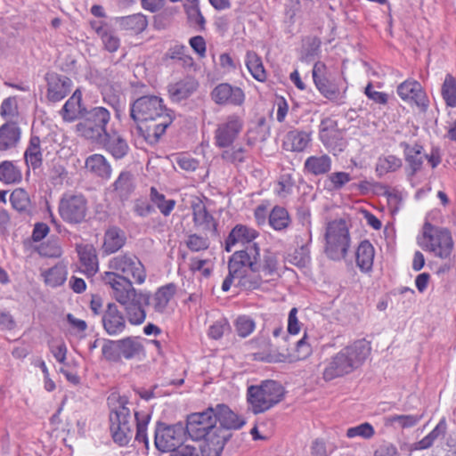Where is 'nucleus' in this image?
Wrapping results in <instances>:
<instances>
[{"label": "nucleus", "mask_w": 456, "mask_h": 456, "mask_svg": "<svg viewBox=\"0 0 456 456\" xmlns=\"http://www.w3.org/2000/svg\"><path fill=\"white\" fill-rule=\"evenodd\" d=\"M130 118L137 123L141 136L150 144L157 143L174 120V112L157 95H143L130 106Z\"/></svg>", "instance_id": "obj_1"}, {"label": "nucleus", "mask_w": 456, "mask_h": 456, "mask_svg": "<svg viewBox=\"0 0 456 456\" xmlns=\"http://www.w3.org/2000/svg\"><path fill=\"white\" fill-rule=\"evenodd\" d=\"M370 351V345L365 339L355 340L343 347L328 360L322 371L323 379L330 381L354 372L364 363Z\"/></svg>", "instance_id": "obj_2"}, {"label": "nucleus", "mask_w": 456, "mask_h": 456, "mask_svg": "<svg viewBox=\"0 0 456 456\" xmlns=\"http://www.w3.org/2000/svg\"><path fill=\"white\" fill-rule=\"evenodd\" d=\"M212 407L201 412L191 413L187 416L184 428L187 436L194 441L204 439L200 448L202 456H221V445L216 438V425Z\"/></svg>", "instance_id": "obj_3"}, {"label": "nucleus", "mask_w": 456, "mask_h": 456, "mask_svg": "<svg viewBox=\"0 0 456 456\" xmlns=\"http://www.w3.org/2000/svg\"><path fill=\"white\" fill-rule=\"evenodd\" d=\"M108 281L113 285V291L110 292V295L125 306L129 322L135 325L142 323L146 318V313L142 305H150L151 294L136 291L133 287V282H128L123 279H120L119 282L116 281L114 277L108 278Z\"/></svg>", "instance_id": "obj_4"}, {"label": "nucleus", "mask_w": 456, "mask_h": 456, "mask_svg": "<svg viewBox=\"0 0 456 456\" xmlns=\"http://www.w3.org/2000/svg\"><path fill=\"white\" fill-rule=\"evenodd\" d=\"M110 272H105L102 275V281L105 285L109 286L113 291V285L109 282L110 279L115 278L116 281H120V279L132 282V279L137 284H142L146 279V271L140 261V259L134 254L126 253L120 254L112 257L109 262Z\"/></svg>", "instance_id": "obj_5"}, {"label": "nucleus", "mask_w": 456, "mask_h": 456, "mask_svg": "<svg viewBox=\"0 0 456 456\" xmlns=\"http://www.w3.org/2000/svg\"><path fill=\"white\" fill-rule=\"evenodd\" d=\"M228 271L222 284L224 292L230 289L234 281H237L236 286L244 290L257 289L263 283L262 272L256 269V264H247L246 260L240 263V257L235 259V252L228 261Z\"/></svg>", "instance_id": "obj_6"}, {"label": "nucleus", "mask_w": 456, "mask_h": 456, "mask_svg": "<svg viewBox=\"0 0 456 456\" xmlns=\"http://www.w3.org/2000/svg\"><path fill=\"white\" fill-rule=\"evenodd\" d=\"M419 244L425 251L441 259L450 258L454 246L448 229L433 225L429 222H425L422 227V238Z\"/></svg>", "instance_id": "obj_7"}, {"label": "nucleus", "mask_w": 456, "mask_h": 456, "mask_svg": "<svg viewBox=\"0 0 456 456\" xmlns=\"http://www.w3.org/2000/svg\"><path fill=\"white\" fill-rule=\"evenodd\" d=\"M110 120V113L104 107L86 108L80 121L76 125V131L82 137L99 142L108 133L107 125Z\"/></svg>", "instance_id": "obj_8"}, {"label": "nucleus", "mask_w": 456, "mask_h": 456, "mask_svg": "<svg viewBox=\"0 0 456 456\" xmlns=\"http://www.w3.org/2000/svg\"><path fill=\"white\" fill-rule=\"evenodd\" d=\"M283 395V387L274 380H265L260 386H250L248 388V402L255 414L269 410L280 403Z\"/></svg>", "instance_id": "obj_9"}, {"label": "nucleus", "mask_w": 456, "mask_h": 456, "mask_svg": "<svg viewBox=\"0 0 456 456\" xmlns=\"http://www.w3.org/2000/svg\"><path fill=\"white\" fill-rule=\"evenodd\" d=\"M128 399L119 396L118 405L110 412V429L113 441L120 446L126 445L132 437L131 412L126 406Z\"/></svg>", "instance_id": "obj_10"}, {"label": "nucleus", "mask_w": 456, "mask_h": 456, "mask_svg": "<svg viewBox=\"0 0 456 456\" xmlns=\"http://www.w3.org/2000/svg\"><path fill=\"white\" fill-rule=\"evenodd\" d=\"M215 425H216V438L221 445V453L226 443L231 439L232 430H239L245 424L246 419L243 416L234 412L228 405L218 403L212 407Z\"/></svg>", "instance_id": "obj_11"}, {"label": "nucleus", "mask_w": 456, "mask_h": 456, "mask_svg": "<svg viewBox=\"0 0 456 456\" xmlns=\"http://www.w3.org/2000/svg\"><path fill=\"white\" fill-rule=\"evenodd\" d=\"M240 257V263L243 260L247 264H256V269L262 272L265 276H273L278 273L279 259L277 252L265 248L261 252L256 243L248 244L243 249L235 251V259Z\"/></svg>", "instance_id": "obj_12"}, {"label": "nucleus", "mask_w": 456, "mask_h": 456, "mask_svg": "<svg viewBox=\"0 0 456 456\" xmlns=\"http://www.w3.org/2000/svg\"><path fill=\"white\" fill-rule=\"evenodd\" d=\"M325 253L332 260H340L346 256L350 246V236L344 220L330 222L325 232Z\"/></svg>", "instance_id": "obj_13"}, {"label": "nucleus", "mask_w": 456, "mask_h": 456, "mask_svg": "<svg viewBox=\"0 0 456 456\" xmlns=\"http://www.w3.org/2000/svg\"><path fill=\"white\" fill-rule=\"evenodd\" d=\"M313 79L320 94L337 105L346 103V89L341 91L332 73L322 61H316L313 68Z\"/></svg>", "instance_id": "obj_14"}, {"label": "nucleus", "mask_w": 456, "mask_h": 456, "mask_svg": "<svg viewBox=\"0 0 456 456\" xmlns=\"http://www.w3.org/2000/svg\"><path fill=\"white\" fill-rule=\"evenodd\" d=\"M187 433L183 422L167 424L159 421L155 428V447L162 452H167L183 446Z\"/></svg>", "instance_id": "obj_15"}, {"label": "nucleus", "mask_w": 456, "mask_h": 456, "mask_svg": "<svg viewBox=\"0 0 456 456\" xmlns=\"http://www.w3.org/2000/svg\"><path fill=\"white\" fill-rule=\"evenodd\" d=\"M88 211L86 198L81 193H64L59 202L58 212L69 224H79L86 220Z\"/></svg>", "instance_id": "obj_16"}, {"label": "nucleus", "mask_w": 456, "mask_h": 456, "mask_svg": "<svg viewBox=\"0 0 456 456\" xmlns=\"http://www.w3.org/2000/svg\"><path fill=\"white\" fill-rule=\"evenodd\" d=\"M105 360L118 362L121 358L133 359L143 353V346L138 338L127 337L119 340H108L102 348Z\"/></svg>", "instance_id": "obj_17"}, {"label": "nucleus", "mask_w": 456, "mask_h": 456, "mask_svg": "<svg viewBox=\"0 0 456 456\" xmlns=\"http://www.w3.org/2000/svg\"><path fill=\"white\" fill-rule=\"evenodd\" d=\"M319 139L334 155L344 151L347 145L343 133L338 127L337 120L331 118L322 119L319 126Z\"/></svg>", "instance_id": "obj_18"}, {"label": "nucleus", "mask_w": 456, "mask_h": 456, "mask_svg": "<svg viewBox=\"0 0 456 456\" xmlns=\"http://www.w3.org/2000/svg\"><path fill=\"white\" fill-rule=\"evenodd\" d=\"M243 128V119L237 114H231L217 125L215 130V144L218 148H229L238 138Z\"/></svg>", "instance_id": "obj_19"}, {"label": "nucleus", "mask_w": 456, "mask_h": 456, "mask_svg": "<svg viewBox=\"0 0 456 456\" xmlns=\"http://www.w3.org/2000/svg\"><path fill=\"white\" fill-rule=\"evenodd\" d=\"M212 101L220 106L240 107L245 102V94L239 86L228 83L217 85L210 94Z\"/></svg>", "instance_id": "obj_20"}, {"label": "nucleus", "mask_w": 456, "mask_h": 456, "mask_svg": "<svg viewBox=\"0 0 456 456\" xmlns=\"http://www.w3.org/2000/svg\"><path fill=\"white\" fill-rule=\"evenodd\" d=\"M46 81V98L51 102H58L63 100L71 91L72 80L55 72H48L45 74Z\"/></svg>", "instance_id": "obj_21"}, {"label": "nucleus", "mask_w": 456, "mask_h": 456, "mask_svg": "<svg viewBox=\"0 0 456 456\" xmlns=\"http://www.w3.org/2000/svg\"><path fill=\"white\" fill-rule=\"evenodd\" d=\"M397 94L403 101L414 102L422 110L428 106V97L421 86L416 80H406L397 87Z\"/></svg>", "instance_id": "obj_22"}, {"label": "nucleus", "mask_w": 456, "mask_h": 456, "mask_svg": "<svg viewBox=\"0 0 456 456\" xmlns=\"http://www.w3.org/2000/svg\"><path fill=\"white\" fill-rule=\"evenodd\" d=\"M98 143H102L115 159H124L130 150L126 140L116 131L106 133Z\"/></svg>", "instance_id": "obj_23"}, {"label": "nucleus", "mask_w": 456, "mask_h": 456, "mask_svg": "<svg viewBox=\"0 0 456 456\" xmlns=\"http://www.w3.org/2000/svg\"><path fill=\"white\" fill-rule=\"evenodd\" d=\"M102 324L109 335L121 333L126 328V320L115 303H109L102 315Z\"/></svg>", "instance_id": "obj_24"}, {"label": "nucleus", "mask_w": 456, "mask_h": 456, "mask_svg": "<svg viewBox=\"0 0 456 456\" xmlns=\"http://www.w3.org/2000/svg\"><path fill=\"white\" fill-rule=\"evenodd\" d=\"M400 147L403 150L405 161L408 164V176L412 177L422 168L425 159L423 147L418 143L410 145L406 142H400Z\"/></svg>", "instance_id": "obj_25"}, {"label": "nucleus", "mask_w": 456, "mask_h": 456, "mask_svg": "<svg viewBox=\"0 0 456 456\" xmlns=\"http://www.w3.org/2000/svg\"><path fill=\"white\" fill-rule=\"evenodd\" d=\"M84 110L86 107L82 105V93L79 89H76L60 110L59 114L64 122L70 123L81 119Z\"/></svg>", "instance_id": "obj_26"}, {"label": "nucleus", "mask_w": 456, "mask_h": 456, "mask_svg": "<svg viewBox=\"0 0 456 456\" xmlns=\"http://www.w3.org/2000/svg\"><path fill=\"white\" fill-rule=\"evenodd\" d=\"M21 129L18 123L7 121L0 126V151L15 149L20 143Z\"/></svg>", "instance_id": "obj_27"}, {"label": "nucleus", "mask_w": 456, "mask_h": 456, "mask_svg": "<svg viewBox=\"0 0 456 456\" xmlns=\"http://www.w3.org/2000/svg\"><path fill=\"white\" fill-rule=\"evenodd\" d=\"M257 236L258 232L256 230L243 224H237L230 232L225 240V250L230 252L232 247L237 243H242L245 247L248 244H254L255 242L252 241Z\"/></svg>", "instance_id": "obj_28"}, {"label": "nucleus", "mask_w": 456, "mask_h": 456, "mask_svg": "<svg viewBox=\"0 0 456 456\" xmlns=\"http://www.w3.org/2000/svg\"><path fill=\"white\" fill-rule=\"evenodd\" d=\"M198 88L197 81L192 77H185L178 82L170 84L167 91L170 99L179 102L191 96Z\"/></svg>", "instance_id": "obj_29"}, {"label": "nucleus", "mask_w": 456, "mask_h": 456, "mask_svg": "<svg viewBox=\"0 0 456 456\" xmlns=\"http://www.w3.org/2000/svg\"><path fill=\"white\" fill-rule=\"evenodd\" d=\"M86 167L94 175L103 180H109L112 174L110 162L102 154H93L87 157Z\"/></svg>", "instance_id": "obj_30"}, {"label": "nucleus", "mask_w": 456, "mask_h": 456, "mask_svg": "<svg viewBox=\"0 0 456 456\" xmlns=\"http://www.w3.org/2000/svg\"><path fill=\"white\" fill-rule=\"evenodd\" d=\"M193 223L195 226L202 227L205 231L216 232V223L213 216L208 211L201 200H198L191 206Z\"/></svg>", "instance_id": "obj_31"}, {"label": "nucleus", "mask_w": 456, "mask_h": 456, "mask_svg": "<svg viewBox=\"0 0 456 456\" xmlns=\"http://www.w3.org/2000/svg\"><path fill=\"white\" fill-rule=\"evenodd\" d=\"M112 187L121 201L127 200L135 189L134 175L129 171H122L112 183Z\"/></svg>", "instance_id": "obj_32"}, {"label": "nucleus", "mask_w": 456, "mask_h": 456, "mask_svg": "<svg viewBox=\"0 0 456 456\" xmlns=\"http://www.w3.org/2000/svg\"><path fill=\"white\" fill-rule=\"evenodd\" d=\"M126 241L125 232L118 226H111L104 233L103 251L106 254L116 253L126 244Z\"/></svg>", "instance_id": "obj_33"}, {"label": "nucleus", "mask_w": 456, "mask_h": 456, "mask_svg": "<svg viewBox=\"0 0 456 456\" xmlns=\"http://www.w3.org/2000/svg\"><path fill=\"white\" fill-rule=\"evenodd\" d=\"M176 291V286L174 283H168L157 289L154 295L151 296V304L155 312L163 314L170 300L174 297Z\"/></svg>", "instance_id": "obj_34"}, {"label": "nucleus", "mask_w": 456, "mask_h": 456, "mask_svg": "<svg viewBox=\"0 0 456 456\" xmlns=\"http://www.w3.org/2000/svg\"><path fill=\"white\" fill-rule=\"evenodd\" d=\"M311 135L310 132L298 129L288 132L284 142L286 150L296 152L304 151L312 141Z\"/></svg>", "instance_id": "obj_35"}, {"label": "nucleus", "mask_w": 456, "mask_h": 456, "mask_svg": "<svg viewBox=\"0 0 456 456\" xmlns=\"http://www.w3.org/2000/svg\"><path fill=\"white\" fill-rule=\"evenodd\" d=\"M24 159L28 167L34 170L39 168L43 163L41 140L39 136L31 134L28 145L24 152Z\"/></svg>", "instance_id": "obj_36"}, {"label": "nucleus", "mask_w": 456, "mask_h": 456, "mask_svg": "<svg viewBox=\"0 0 456 456\" xmlns=\"http://www.w3.org/2000/svg\"><path fill=\"white\" fill-rule=\"evenodd\" d=\"M331 163V159L327 154L310 156L304 163V169L311 175H322L330 172Z\"/></svg>", "instance_id": "obj_37"}, {"label": "nucleus", "mask_w": 456, "mask_h": 456, "mask_svg": "<svg viewBox=\"0 0 456 456\" xmlns=\"http://www.w3.org/2000/svg\"><path fill=\"white\" fill-rule=\"evenodd\" d=\"M115 21L120 29L134 34L142 32L148 25L146 17L142 13L118 17L115 19Z\"/></svg>", "instance_id": "obj_38"}, {"label": "nucleus", "mask_w": 456, "mask_h": 456, "mask_svg": "<svg viewBox=\"0 0 456 456\" xmlns=\"http://www.w3.org/2000/svg\"><path fill=\"white\" fill-rule=\"evenodd\" d=\"M78 255L83 272L88 276L94 275L98 271V258L92 245L78 248Z\"/></svg>", "instance_id": "obj_39"}, {"label": "nucleus", "mask_w": 456, "mask_h": 456, "mask_svg": "<svg viewBox=\"0 0 456 456\" xmlns=\"http://www.w3.org/2000/svg\"><path fill=\"white\" fill-rule=\"evenodd\" d=\"M356 265L363 272L372 268L374 259V248L369 240H362L356 250Z\"/></svg>", "instance_id": "obj_40"}, {"label": "nucleus", "mask_w": 456, "mask_h": 456, "mask_svg": "<svg viewBox=\"0 0 456 456\" xmlns=\"http://www.w3.org/2000/svg\"><path fill=\"white\" fill-rule=\"evenodd\" d=\"M10 202L12 208L19 213L30 215L33 206L27 191L23 188H16L10 195Z\"/></svg>", "instance_id": "obj_41"}, {"label": "nucleus", "mask_w": 456, "mask_h": 456, "mask_svg": "<svg viewBox=\"0 0 456 456\" xmlns=\"http://www.w3.org/2000/svg\"><path fill=\"white\" fill-rule=\"evenodd\" d=\"M245 63L251 76L259 82H265L267 75L261 57L254 51H248Z\"/></svg>", "instance_id": "obj_42"}, {"label": "nucleus", "mask_w": 456, "mask_h": 456, "mask_svg": "<svg viewBox=\"0 0 456 456\" xmlns=\"http://www.w3.org/2000/svg\"><path fill=\"white\" fill-rule=\"evenodd\" d=\"M22 179L20 169L10 160L0 163V181L5 184L19 183Z\"/></svg>", "instance_id": "obj_43"}, {"label": "nucleus", "mask_w": 456, "mask_h": 456, "mask_svg": "<svg viewBox=\"0 0 456 456\" xmlns=\"http://www.w3.org/2000/svg\"><path fill=\"white\" fill-rule=\"evenodd\" d=\"M447 424L445 419H442L436 428L420 441L413 444L415 450H425L430 448L435 441L446 433Z\"/></svg>", "instance_id": "obj_44"}, {"label": "nucleus", "mask_w": 456, "mask_h": 456, "mask_svg": "<svg viewBox=\"0 0 456 456\" xmlns=\"http://www.w3.org/2000/svg\"><path fill=\"white\" fill-rule=\"evenodd\" d=\"M67 269L64 265L58 264L44 273L45 282L53 288L62 285L67 279Z\"/></svg>", "instance_id": "obj_45"}, {"label": "nucleus", "mask_w": 456, "mask_h": 456, "mask_svg": "<svg viewBox=\"0 0 456 456\" xmlns=\"http://www.w3.org/2000/svg\"><path fill=\"white\" fill-rule=\"evenodd\" d=\"M151 201L159 208L164 216H168L175 207V200H167L166 196L158 191L155 187L150 191Z\"/></svg>", "instance_id": "obj_46"}, {"label": "nucleus", "mask_w": 456, "mask_h": 456, "mask_svg": "<svg viewBox=\"0 0 456 456\" xmlns=\"http://www.w3.org/2000/svg\"><path fill=\"white\" fill-rule=\"evenodd\" d=\"M290 223L289 215L286 208L275 206L269 215V224L276 231L286 229Z\"/></svg>", "instance_id": "obj_47"}, {"label": "nucleus", "mask_w": 456, "mask_h": 456, "mask_svg": "<svg viewBox=\"0 0 456 456\" xmlns=\"http://www.w3.org/2000/svg\"><path fill=\"white\" fill-rule=\"evenodd\" d=\"M401 167V159L397 158L395 155L379 157L376 164V172L378 175L380 177L387 173L398 170Z\"/></svg>", "instance_id": "obj_48"}, {"label": "nucleus", "mask_w": 456, "mask_h": 456, "mask_svg": "<svg viewBox=\"0 0 456 456\" xmlns=\"http://www.w3.org/2000/svg\"><path fill=\"white\" fill-rule=\"evenodd\" d=\"M441 94L447 106L456 107V78L447 74L442 85Z\"/></svg>", "instance_id": "obj_49"}, {"label": "nucleus", "mask_w": 456, "mask_h": 456, "mask_svg": "<svg viewBox=\"0 0 456 456\" xmlns=\"http://www.w3.org/2000/svg\"><path fill=\"white\" fill-rule=\"evenodd\" d=\"M424 411L415 414L392 415L387 418V422L400 428L415 427L423 418Z\"/></svg>", "instance_id": "obj_50"}, {"label": "nucleus", "mask_w": 456, "mask_h": 456, "mask_svg": "<svg viewBox=\"0 0 456 456\" xmlns=\"http://www.w3.org/2000/svg\"><path fill=\"white\" fill-rule=\"evenodd\" d=\"M96 33L101 37L104 48L108 52L114 53L119 48L120 39L106 27L96 28Z\"/></svg>", "instance_id": "obj_51"}, {"label": "nucleus", "mask_w": 456, "mask_h": 456, "mask_svg": "<svg viewBox=\"0 0 456 456\" xmlns=\"http://www.w3.org/2000/svg\"><path fill=\"white\" fill-rule=\"evenodd\" d=\"M222 154L221 159L224 161H226L228 163L233 164V165H239L240 163L245 162L248 155V151L245 148L240 146V147H229L225 148Z\"/></svg>", "instance_id": "obj_52"}, {"label": "nucleus", "mask_w": 456, "mask_h": 456, "mask_svg": "<svg viewBox=\"0 0 456 456\" xmlns=\"http://www.w3.org/2000/svg\"><path fill=\"white\" fill-rule=\"evenodd\" d=\"M151 416L144 412H134V419L136 421V434L135 440L145 444L148 445V437H147V426L150 421Z\"/></svg>", "instance_id": "obj_53"}, {"label": "nucleus", "mask_w": 456, "mask_h": 456, "mask_svg": "<svg viewBox=\"0 0 456 456\" xmlns=\"http://www.w3.org/2000/svg\"><path fill=\"white\" fill-rule=\"evenodd\" d=\"M37 253L45 257H59L62 250L58 238H51L37 248Z\"/></svg>", "instance_id": "obj_54"}, {"label": "nucleus", "mask_w": 456, "mask_h": 456, "mask_svg": "<svg viewBox=\"0 0 456 456\" xmlns=\"http://www.w3.org/2000/svg\"><path fill=\"white\" fill-rule=\"evenodd\" d=\"M186 47L183 45H175L167 51L166 57L181 61L185 66H191L193 64V59L186 54Z\"/></svg>", "instance_id": "obj_55"}, {"label": "nucleus", "mask_w": 456, "mask_h": 456, "mask_svg": "<svg viewBox=\"0 0 456 456\" xmlns=\"http://www.w3.org/2000/svg\"><path fill=\"white\" fill-rule=\"evenodd\" d=\"M374 433L373 427L370 423L364 422L358 426L349 428L346 430V436L348 438L360 436L364 439H369L373 436Z\"/></svg>", "instance_id": "obj_56"}, {"label": "nucleus", "mask_w": 456, "mask_h": 456, "mask_svg": "<svg viewBox=\"0 0 456 456\" xmlns=\"http://www.w3.org/2000/svg\"><path fill=\"white\" fill-rule=\"evenodd\" d=\"M18 115V103L15 97L4 99L0 106V116L4 118H12Z\"/></svg>", "instance_id": "obj_57"}, {"label": "nucleus", "mask_w": 456, "mask_h": 456, "mask_svg": "<svg viewBox=\"0 0 456 456\" xmlns=\"http://www.w3.org/2000/svg\"><path fill=\"white\" fill-rule=\"evenodd\" d=\"M186 246L190 250L199 252L208 248L209 240L206 237H202L194 233L188 236Z\"/></svg>", "instance_id": "obj_58"}, {"label": "nucleus", "mask_w": 456, "mask_h": 456, "mask_svg": "<svg viewBox=\"0 0 456 456\" xmlns=\"http://www.w3.org/2000/svg\"><path fill=\"white\" fill-rule=\"evenodd\" d=\"M328 179L331 184V189L338 191L349 183L352 180V177L349 173L339 171L331 173Z\"/></svg>", "instance_id": "obj_59"}, {"label": "nucleus", "mask_w": 456, "mask_h": 456, "mask_svg": "<svg viewBox=\"0 0 456 456\" xmlns=\"http://www.w3.org/2000/svg\"><path fill=\"white\" fill-rule=\"evenodd\" d=\"M235 326L238 335L246 338L254 330L255 322L247 316H240L237 319Z\"/></svg>", "instance_id": "obj_60"}, {"label": "nucleus", "mask_w": 456, "mask_h": 456, "mask_svg": "<svg viewBox=\"0 0 456 456\" xmlns=\"http://www.w3.org/2000/svg\"><path fill=\"white\" fill-rule=\"evenodd\" d=\"M133 211L137 216L147 217L155 212V208L146 199H136L134 201Z\"/></svg>", "instance_id": "obj_61"}, {"label": "nucleus", "mask_w": 456, "mask_h": 456, "mask_svg": "<svg viewBox=\"0 0 456 456\" xmlns=\"http://www.w3.org/2000/svg\"><path fill=\"white\" fill-rule=\"evenodd\" d=\"M189 21L195 26H198L200 30L205 29L206 20L202 15L200 5L196 7L184 8Z\"/></svg>", "instance_id": "obj_62"}, {"label": "nucleus", "mask_w": 456, "mask_h": 456, "mask_svg": "<svg viewBox=\"0 0 456 456\" xmlns=\"http://www.w3.org/2000/svg\"><path fill=\"white\" fill-rule=\"evenodd\" d=\"M176 163L180 168L188 172L195 171L200 165L199 160L190 156H179L176 159Z\"/></svg>", "instance_id": "obj_63"}, {"label": "nucleus", "mask_w": 456, "mask_h": 456, "mask_svg": "<svg viewBox=\"0 0 456 456\" xmlns=\"http://www.w3.org/2000/svg\"><path fill=\"white\" fill-rule=\"evenodd\" d=\"M169 456H200L199 450L192 445L186 444L169 451Z\"/></svg>", "instance_id": "obj_64"}]
</instances>
